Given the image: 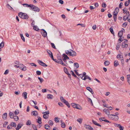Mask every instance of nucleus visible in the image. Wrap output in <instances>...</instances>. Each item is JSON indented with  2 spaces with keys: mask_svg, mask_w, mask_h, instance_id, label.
<instances>
[{
  "mask_svg": "<svg viewBox=\"0 0 130 130\" xmlns=\"http://www.w3.org/2000/svg\"><path fill=\"white\" fill-rule=\"evenodd\" d=\"M72 106L74 108H76L79 110L81 109V107L78 104L73 103L72 104Z\"/></svg>",
  "mask_w": 130,
  "mask_h": 130,
  "instance_id": "obj_5",
  "label": "nucleus"
},
{
  "mask_svg": "<svg viewBox=\"0 0 130 130\" xmlns=\"http://www.w3.org/2000/svg\"><path fill=\"white\" fill-rule=\"evenodd\" d=\"M120 46V43H118L116 45V49L118 50H119V47Z\"/></svg>",
  "mask_w": 130,
  "mask_h": 130,
  "instance_id": "obj_31",
  "label": "nucleus"
},
{
  "mask_svg": "<svg viewBox=\"0 0 130 130\" xmlns=\"http://www.w3.org/2000/svg\"><path fill=\"white\" fill-rule=\"evenodd\" d=\"M19 16L20 17L23 19H27L28 18V16L26 14L22 12L19 13Z\"/></svg>",
  "mask_w": 130,
  "mask_h": 130,
  "instance_id": "obj_2",
  "label": "nucleus"
},
{
  "mask_svg": "<svg viewBox=\"0 0 130 130\" xmlns=\"http://www.w3.org/2000/svg\"><path fill=\"white\" fill-rule=\"evenodd\" d=\"M86 89L90 92L92 94H93V92L92 91V89L90 87H87L86 88Z\"/></svg>",
  "mask_w": 130,
  "mask_h": 130,
  "instance_id": "obj_17",
  "label": "nucleus"
},
{
  "mask_svg": "<svg viewBox=\"0 0 130 130\" xmlns=\"http://www.w3.org/2000/svg\"><path fill=\"white\" fill-rule=\"evenodd\" d=\"M13 118L14 119V120L17 121L19 120V118L17 116H14V117Z\"/></svg>",
  "mask_w": 130,
  "mask_h": 130,
  "instance_id": "obj_27",
  "label": "nucleus"
},
{
  "mask_svg": "<svg viewBox=\"0 0 130 130\" xmlns=\"http://www.w3.org/2000/svg\"><path fill=\"white\" fill-rule=\"evenodd\" d=\"M25 5H27L28 7H30L31 8V9L35 11H36L37 12H39L40 9H39L37 7L34 6L32 5H28V4H25Z\"/></svg>",
  "mask_w": 130,
  "mask_h": 130,
  "instance_id": "obj_1",
  "label": "nucleus"
},
{
  "mask_svg": "<svg viewBox=\"0 0 130 130\" xmlns=\"http://www.w3.org/2000/svg\"><path fill=\"white\" fill-rule=\"evenodd\" d=\"M61 127L63 128H64L65 127V124L63 122L61 124Z\"/></svg>",
  "mask_w": 130,
  "mask_h": 130,
  "instance_id": "obj_42",
  "label": "nucleus"
},
{
  "mask_svg": "<svg viewBox=\"0 0 130 130\" xmlns=\"http://www.w3.org/2000/svg\"><path fill=\"white\" fill-rule=\"evenodd\" d=\"M20 68L23 71H25L26 70V68L25 66L22 64H20Z\"/></svg>",
  "mask_w": 130,
  "mask_h": 130,
  "instance_id": "obj_6",
  "label": "nucleus"
},
{
  "mask_svg": "<svg viewBox=\"0 0 130 130\" xmlns=\"http://www.w3.org/2000/svg\"><path fill=\"white\" fill-rule=\"evenodd\" d=\"M74 67H76V69L78 68L79 67V65L78 63H76L74 64Z\"/></svg>",
  "mask_w": 130,
  "mask_h": 130,
  "instance_id": "obj_32",
  "label": "nucleus"
},
{
  "mask_svg": "<svg viewBox=\"0 0 130 130\" xmlns=\"http://www.w3.org/2000/svg\"><path fill=\"white\" fill-rule=\"evenodd\" d=\"M77 70H75V73L77 75H78V76H80V75H82V74H79L77 72Z\"/></svg>",
  "mask_w": 130,
  "mask_h": 130,
  "instance_id": "obj_47",
  "label": "nucleus"
},
{
  "mask_svg": "<svg viewBox=\"0 0 130 130\" xmlns=\"http://www.w3.org/2000/svg\"><path fill=\"white\" fill-rule=\"evenodd\" d=\"M6 7L11 10H12L13 9L12 8L9 4L7 5Z\"/></svg>",
  "mask_w": 130,
  "mask_h": 130,
  "instance_id": "obj_26",
  "label": "nucleus"
},
{
  "mask_svg": "<svg viewBox=\"0 0 130 130\" xmlns=\"http://www.w3.org/2000/svg\"><path fill=\"white\" fill-rule=\"evenodd\" d=\"M114 66L115 67H117L119 64L118 61L117 60H115L114 61Z\"/></svg>",
  "mask_w": 130,
  "mask_h": 130,
  "instance_id": "obj_23",
  "label": "nucleus"
},
{
  "mask_svg": "<svg viewBox=\"0 0 130 130\" xmlns=\"http://www.w3.org/2000/svg\"><path fill=\"white\" fill-rule=\"evenodd\" d=\"M41 33L42 35L44 37H46L47 35V33L46 31L44 29H42L41 30Z\"/></svg>",
  "mask_w": 130,
  "mask_h": 130,
  "instance_id": "obj_8",
  "label": "nucleus"
},
{
  "mask_svg": "<svg viewBox=\"0 0 130 130\" xmlns=\"http://www.w3.org/2000/svg\"><path fill=\"white\" fill-rule=\"evenodd\" d=\"M38 79L39 80L40 82L41 83H42L43 81L44 80L42 78L40 77H38Z\"/></svg>",
  "mask_w": 130,
  "mask_h": 130,
  "instance_id": "obj_37",
  "label": "nucleus"
},
{
  "mask_svg": "<svg viewBox=\"0 0 130 130\" xmlns=\"http://www.w3.org/2000/svg\"><path fill=\"white\" fill-rule=\"evenodd\" d=\"M8 122H4V124H3V126L4 127H6V126L8 124Z\"/></svg>",
  "mask_w": 130,
  "mask_h": 130,
  "instance_id": "obj_56",
  "label": "nucleus"
},
{
  "mask_svg": "<svg viewBox=\"0 0 130 130\" xmlns=\"http://www.w3.org/2000/svg\"><path fill=\"white\" fill-rule=\"evenodd\" d=\"M65 104L69 108L70 107V106L69 103L67 101L66 103Z\"/></svg>",
  "mask_w": 130,
  "mask_h": 130,
  "instance_id": "obj_50",
  "label": "nucleus"
},
{
  "mask_svg": "<svg viewBox=\"0 0 130 130\" xmlns=\"http://www.w3.org/2000/svg\"><path fill=\"white\" fill-rule=\"evenodd\" d=\"M83 119L81 118H79L77 120V121L79 122L80 124H81Z\"/></svg>",
  "mask_w": 130,
  "mask_h": 130,
  "instance_id": "obj_30",
  "label": "nucleus"
},
{
  "mask_svg": "<svg viewBox=\"0 0 130 130\" xmlns=\"http://www.w3.org/2000/svg\"><path fill=\"white\" fill-rule=\"evenodd\" d=\"M51 46H52V47H53V48H54L55 49L56 48L55 46L54 43H51Z\"/></svg>",
  "mask_w": 130,
  "mask_h": 130,
  "instance_id": "obj_54",
  "label": "nucleus"
},
{
  "mask_svg": "<svg viewBox=\"0 0 130 130\" xmlns=\"http://www.w3.org/2000/svg\"><path fill=\"white\" fill-rule=\"evenodd\" d=\"M123 10V13H126L127 12V9H126L125 8Z\"/></svg>",
  "mask_w": 130,
  "mask_h": 130,
  "instance_id": "obj_40",
  "label": "nucleus"
},
{
  "mask_svg": "<svg viewBox=\"0 0 130 130\" xmlns=\"http://www.w3.org/2000/svg\"><path fill=\"white\" fill-rule=\"evenodd\" d=\"M118 13L117 12L114 11L113 13V16H117Z\"/></svg>",
  "mask_w": 130,
  "mask_h": 130,
  "instance_id": "obj_49",
  "label": "nucleus"
},
{
  "mask_svg": "<svg viewBox=\"0 0 130 130\" xmlns=\"http://www.w3.org/2000/svg\"><path fill=\"white\" fill-rule=\"evenodd\" d=\"M64 71L65 73H66V72H67L68 70L66 68L64 67Z\"/></svg>",
  "mask_w": 130,
  "mask_h": 130,
  "instance_id": "obj_60",
  "label": "nucleus"
},
{
  "mask_svg": "<svg viewBox=\"0 0 130 130\" xmlns=\"http://www.w3.org/2000/svg\"><path fill=\"white\" fill-rule=\"evenodd\" d=\"M104 64L105 65L108 66L110 64V62L108 61H106L105 62Z\"/></svg>",
  "mask_w": 130,
  "mask_h": 130,
  "instance_id": "obj_33",
  "label": "nucleus"
},
{
  "mask_svg": "<svg viewBox=\"0 0 130 130\" xmlns=\"http://www.w3.org/2000/svg\"><path fill=\"white\" fill-rule=\"evenodd\" d=\"M37 61L41 65L44 67L47 66L45 63L43 62L42 61L39 60H38Z\"/></svg>",
  "mask_w": 130,
  "mask_h": 130,
  "instance_id": "obj_7",
  "label": "nucleus"
},
{
  "mask_svg": "<svg viewBox=\"0 0 130 130\" xmlns=\"http://www.w3.org/2000/svg\"><path fill=\"white\" fill-rule=\"evenodd\" d=\"M108 117L111 119L115 121H117L119 119L118 117L116 115H110L108 116Z\"/></svg>",
  "mask_w": 130,
  "mask_h": 130,
  "instance_id": "obj_3",
  "label": "nucleus"
},
{
  "mask_svg": "<svg viewBox=\"0 0 130 130\" xmlns=\"http://www.w3.org/2000/svg\"><path fill=\"white\" fill-rule=\"evenodd\" d=\"M128 18L127 17H126V15H125L123 18V20L125 21H126Z\"/></svg>",
  "mask_w": 130,
  "mask_h": 130,
  "instance_id": "obj_64",
  "label": "nucleus"
},
{
  "mask_svg": "<svg viewBox=\"0 0 130 130\" xmlns=\"http://www.w3.org/2000/svg\"><path fill=\"white\" fill-rule=\"evenodd\" d=\"M63 57L64 58L63 59V60L65 62L67 63L66 60L67 59H69V58L68 56L67 55H66L65 54H63Z\"/></svg>",
  "mask_w": 130,
  "mask_h": 130,
  "instance_id": "obj_9",
  "label": "nucleus"
},
{
  "mask_svg": "<svg viewBox=\"0 0 130 130\" xmlns=\"http://www.w3.org/2000/svg\"><path fill=\"white\" fill-rule=\"evenodd\" d=\"M72 52H70L69 55L72 56H76V53L73 50H72Z\"/></svg>",
  "mask_w": 130,
  "mask_h": 130,
  "instance_id": "obj_13",
  "label": "nucleus"
},
{
  "mask_svg": "<svg viewBox=\"0 0 130 130\" xmlns=\"http://www.w3.org/2000/svg\"><path fill=\"white\" fill-rule=\"evenodd\" d=\"M27 93L26 92H24L22 93V95L25 99L27 98Z\"/></svg>",
  "mask_w": 130,
  "mask_h": 130,
  "instance_id": "obj_14",
  "label": "nucleus"
},
{
  "mask_svg": "<svg viewBox=\"0 0 130 130\" xmlns=\"http://www.w3.org/2000/svg\"><path fill=\"white\" fill-rule=\"evenodd\" d=\"M44 128L47 129H50V127L48 124L45 125L44 126Z\"/></svg>",
  "mask_w": 130,
  "mask_h": 130,
  "instance_id": "obj_18",
  "label": "nucleus"
},
{
  "mask_svg": "<svg viewBox=\"0 0 130 130\" xmlns=\"http://www.w3.org/2000/svg\"><path fill=\"white\" fill-rule=\"evenodd\" d=\"M53 96L51 94H48L47 95V97L48 99H52Z\"/></svg>",
  "mask_w": 130,
  "mask_h": 130,
  "instance_id": "obj_25",
  "label": "nucleus"
},
{
  "mask_svg": "<svg viewBox=\"0 0 130 130\" xmlns=\"http://www.w3.org/2000/svg\"><path fill=\"white\" fill-rule=\"evenodd\" d=\"M9 72V71L8 70H6L4 73V74L5 75L7 74Z\"/></svg>",
  "mask_w": 130,
  "mask_h": 130,
  "instance_id": "obj_57",
  "label": "nucleus"
},
{
  "mask_svg": "<svg viewBox=\"0 0 130 130\" xmlns=\"http://www.w3.org/2000/svg\"><path fill=\"white\" fill-rule=\"evenodd\" d=\"M49 124L51 126L53 124V123L52 120H50L48 122Z\"/></svg>",
  "mask_w": 130,
  "mask_h": 130,
  "instance_id": "obj_36",
  "label": "nucleus"
},
{
  "mask_svg": "<svg viewBox=\"0 0 130 130\" xmlns=\"http://www.w3.org/2000/svg\"><path fill=\"white\" fill-rule=\"evenodd\" d=\"M128 46V44H125V43H122V46L123 48L126 47Z\"/></svg>",
  "mask_w": 130,
  "mask_h": 130,
  "instance_id": "obj_21",
  "label": "nucleus"
},
{
  "mask_svg": "<svg viewBox=\"0 0 130 130\" xmlns=\"http://www.w3.org/2000/svg\"><path fill=\"white\" fill-rule=\"evenodd\" d=\"M20 35L21 37V38L22 40L24 41H25V39L24 37H23V35L22 34H20Z\"/></svg>",
  "mask_w": 130,
  "mask_h": 130,
  "instance_id": "obj_38",
  "label": "nucleus"
},
{
  "mask_svg": "<svg viewBox=\"0 0 130 130\" xmlns=\"http://www.w3.org/2000/svg\"><path fill=\"white\" fill-rule=\"evenodd\" d=\"M31 124V122L30 120H28L26 123V124L27 125H30Z\"/></svg>",
  "mask_w": 130,
  "mask_h": 130,
  "instance_id": "obj_34",
  "label": "nucleus"
},
{
  "mask_svg": "<svg viewBox=\"0 0 130 130\" xmlns=\"http://www.w3.org/2000/svg\"><path fill=\"white\" fill-rule=\"evenodd\" d=\"M33 29L36 31H38L39 30V28L36 26H33Z\"/></svg>",
  "mask_w": 130,
  "mask_h": 130,
  "instance_id": "obj_35",
  "label": "nucleus"
},
{
  "mask_svg": "<svg viewBox=\"0 0 130 130\" xmlns=\"http://www.w3.org/2000/svg\"><path fill=\"white\" fill-rule=\"evenodd\" d=\"M10 117L11 118H13L14 117V114L13 113L11 112H10L9 113Z\"/></svg>",
  "mask_w": 130,
  "mask_h": 130,
  "instance_id": "obj_29",
  "label": "nucleus"
},
{
  "mask_svg": "<svg viewBox=\"0 0 130 130\" xmlns=\"http://www.w3.org/2000/svg\"><path fill=\"white\" fill-rule=\"evenodd\" d=\"M19 111L18 110H17L15 111L14 112V113L15 115H17L18 114H19Z\"/></svg>",
  "mask_w": 130,
  "mask_h": 130,
  "instance_id": "obj_41",
  "label": "nucleus"
},
{
  "mask_svg": "<svg viewBox=\"0 0 130 130\" xmlns=\"http://www.w3.org/2000/svg\"><path fill=\"white\" fill-rule=\"evenodd\" d=\"M123 5V4L122 3H120V4L119 5V7L120 8H121L122 7V6Z\"/></svg>",
  "mask_w": 130,
  "mask_h": 130,
  "instance_id": "obj_58",
  "label": "nucleus"
},
{
  "mask_svg": "<svg viewBox=\"0 0 130 130\" xmlns=\"http://www.w3.org/2000/svg\"><path fill=\"white\" fill-rule=\"evenodd\" d=\"M126 14L125 15L126 16V17H127L128 18V17L129 15V11H127L126 13Z\"/></svg>",
  "mask_w": 130,
  "mask_h": 130,
  "instance_id": "obj_51",
  "label": "nucleus"
},
{
  "mask_svg": "<svg viewBox=\"0 0 130 130\" xmlns=\"http://www.w3.org/2000/svg\"><path fill=\"white\" fill-rule=\"evenodd\" d=\"M124 31H125L124 30V29L123 28L122 30L119 31L118 33V35L119 37H121L123 35V32Z\"/></svg>",
  "mask_w": 130,
  "mask_h": 130,
  "instance_id": "obj_12",
  "label": "nucleus"
},
{
  "mask_svg": "<svg viewBox=\"0 0 130 130\" xmlns=\"http://www.w3.org/2000/svg\"><path fill=\"white\" fill-rule=\"evenodd\" d=\"M47 51L50 57L52 59H53V56L52 52L50 50H47Z\"/></svg>",
  "mask_w": 130,
  "mask_h": 130,
  "instance_id": "obj_10",
  "label": "nucleus"
},
{
  "mask_svg": "<svg viewBox=\"0 0 130 130\" xmlns=\"http://www.w3.org/2000/svg\"><path fill=\"white\" fill-rule=\"evenodd\" d=\"M71 72H72V74L73 76H74L75 77H77L74 74V72L73 71H71Z\"/></svg>",
  "mask_w": 130,
  "mask_h": 130,
  "instance_id": "obj_55",
  "label": "nucleus"
},
{
  "mask_svg": "<svg viewBox=\"0 0 130 130\" xmlns=\"http://www.w3.org/2000/svg\"><path fill=\"white\" fill-rule=\"evenodd\" d=\"M65 53L66 54H67L68 55L69 54L70 55V52L68 50H66L65 51Z\"/></svg>",
  "mask_w": 130,
  "mask_h": 130,
  "instance_id": "obj_53",
  "label": "nucleus"
},
{
  "mask_svg": "<svg viewBox=\"0 0 130 130\" xmlns=\"http://www.w3.org/2000/svg\"><path fill=\"white\" fill-rule=\"evenodd\" d=\"M109 30L111 33L113 34V35H114V32L112 26L109 29Z\"/></svg>",
  "mask_w": 130,
  "mask_h": 130,
  "instance_id": "obj_24",
  "label": "nucleus"
},
{
  "mask_svg": "<svg viewBox=\"0 0 130 130\" xmlns=\"http://www.w3.org/2000/svg\"><path fill=\"white\" fill-rule=\"evenodd\" d=\"M49 113V112L48 111L43 112L42 113L43 114V118L45 119H47L49 116L48 115Z\"/></svg>",
  "mask_w": 130,
  "mask_h": 130,
  "instance_id": "obj_4",
  "label": "nucleus"
},
{
  "mask_svg": "<svg viewBox=\"0 0 130 130\" xmlns=\"http://www.w3.org/2000/svg\"><path fill=\"white\" fill-rule=\"evenodd\" d=\"M105 118H100L99 119V120L100 121H104V120Z\"/></svg>",
  "mask_w": 130,
  "mask_h": 130,
  "instance_id": "obj_61",
  "label": "nucleus"
},
{
  "mask_svg": "<svg viewBox=\"0 0 130 130\" xmlns=\"http://www.w3.org/2000/svg\"><path fill=\"white\" fill-rule=\"evenodd\" d=\"M54 121H55V122L56 123L58 122H59V121L58 120V119L57 118H55L54 119Z\"/></svg>",
  "mask_w": 130,
  "mask_h": 130,
  "instance_id": "obj_63",
  "label": "nucleus"
},
{
  "mask_svg": "<svg viewBox=\"0 0 130 130\" xmlns=\"http://www.w3.org/2000/svg\"><path fill=\"white\" fill-rule=\"evenodd\" d=\"M105 113L108 116L110 115V112L108 109L105 112Z\"/></svg>",
  "mask_w": 130,
  "mask_h": 130,
  "instance_id": "obj_44",
  "label": "nucleus"
},
{
  "mask_svg": "<svg viewBox=\"0 0 130 130\" xmlns=\"http://www.w3.org/2000/svg\"><path fill=\"white\" fill-rule=\"evenodd\" d=\"M117 58L118 59H119H119H120L121 58H123V57L121 55H118L117 56Z\"/></svg>",
  "mask_w": 130,
  "mask_h": 130,
  "instance_id": "obj_45",
  "label": "nucleus"
},
{
  "mask_svg": "<svg viewBox=\"0 0 130 130\" xmlns=\"http://www.w3.org/2000/svg\"><path fill=\"white\" fill-rule=\"evenodd\" d=\"M92 121L93 123L95 125L100 127H101V126L100 124H99L97 123V122L95 121H94L93 120H92Z\"/></svg>",
  "mask_w": 130,
  "mask_h": 130,
  "instance_id": "obj_15",
  "label": "nucleus"
},
{
  "mask_svg": "<svg viewBox=\"0 0 130 130\" xmlns=\"http://www.w3.org/2000/svg\"><path fill=\"white\" fill-rule=\"evenodd\" d=\"M89 77L88 75H86V76H85L84 77V80H85L86 79H88V77Z\"/></svg>",
  "mask_w": 130,
  "mask_h": 130,
  "instance_id": "obj_52",
  "label": "nucleus"
},
{
  "mask_svg": "<svg viewBox=\"0 0 130 130\" xmlns=\"http://www.w3.org/2000/svg\"><path fill=\"white\" fill-rule=\"evenodd\" d=\"M115 125L116 126L119 127V126H121V125L120 124H118L117 123L115 124Z\"/></svg>",
  "mask_w": 130,
  "mask_h": 130,
  "instance_id": "obj_62",
  "label": "nucleus"
},
{
  "mask_svg": "<svg viewBox=\"0 0 130 130\" xmlns=\"http://www.w3.org/2000/svg\"><path fill=\"white\" fill-rule=\"evenodd\" d=\"M36 73L38 75H40L41 74V72L39 71H36Z\"/></svg>",
  "mask_w": 130,
  "mask_h": 130,
  "instance_id": "obj_48",
  "label": "nucleus"
},
{
  "mask_svg": "<svg viewBox=\"0 0 130 130\" xmlns=\"http://www.w3.org/2000/svg\"><path fill=\"white\" fill-rule=\"evenodd\" d=\"M22 125L21 124H19L18 125L17 127V128H18V129L20 128L21 127H22Z\"/></svg>",
  "mask_w": 130,
  "mask_h": 130,
  "instance_id": "obj_46",
  "label": "nucleus"
},
{
  "mask_svg": "<svg viewBox=\"0 0 130 130\" xmlns=\"http://www.w3.org/2000/svg\"><path fill=\"white\" fill-rule=\"evenodd\" d=\"M127 82L130 85V75H127Z\"/></svg>",
  "mask_w": 130,
  "mask_h": 130,
  "instance_id": "obj_20",
  "label": "nucleus"
},
{
  "mask_svg": "<svg viewBox=\"0 0 130 130\" xmlns=\"http://www.w3.org/2000/svg\"><path fill=\"white\" fill-rule=\"evenodd\" d=\"M119 8L118 7H116L115 9V12H117L118 13V12L119 11Z\"/></svg>",
  "mask_w": 130,
  "mask_h": 130,
  "instance_id": "obj_59",
  "label": "nucleus"
},
{
  "mask_svg": "<svg viewBox=\"0 0 130 130\" xmlns=\"http://www.w3.org/2000/svg\"><path fill=\"white\" fill-rule=\"evenodd\" d=\"M10 125L12 126L15 127L16 126V124L15 123L11 122V123Z\"/></svg>",
  "mask_w": 130,
  "mask_h": 130,
  "instance_id": "obj_28",
  "label": "nucleus"
},
{
  "mask_svg": "<svg viewBox=\"0 0 130 130\" xmlns=\"http://www.w3.org/2000/svg\"><path fill=\"white\" fill-rule=\"evenodd\" d=\"M4 42L3 41L0 44V47L1 48H3L4 47Z\"/></svg>",
  "mask_w": 130,
  "mask_h": 130,
  "instance_id": "obj_39",
  "label": "nucleus"
},
{
  "mask_svg": "<svg viewBox=\"0 0 130 130\" xmlns=\"http://www.w3.org/2000/svg\"><path fill=\"white\" fill-rule=\"evenodd\" d=\"M84 127L90 130H93V128L92 127L89 125H87L86 124H85Z\"/></svg>",
  "mask_w": 130,
  "mask_h": 130,
  "instance_id": "obj_11",
  "label": "nucleus"
},
{
  "mask_svg": "<svg viewBox=\"0 0 130 130\" xmlns=\"http://www.w3.org/2000/svg\"><path fill=\"white\" fill-rule=\"evenodd\" d=\"M38 122L39 124H41L42 123V122H41V117L39 116H38Z\"/></svg>",
  "mask_w": 130,
  "mask_h": 130,
  "instance_id": "obj_19",
  "label": "nucleus"
},
{
  "mask_svg": "<svg viewBox=\"0 0 130 130\" xmlns=\"http://www.w3.org/2000/svg\"><path fill=\"white\" fill-rule=\"evenodd\" d=\"M7 116V113H4L3 115V119L4 120H5L6 119Z\"/></svg>",
  "mask_w": 130,
  "mask_h": 130,
  "instance_id": "obj_22",
  "label": "nucleus"
},
{
  "mask_svg": "<svg viewBox=\"0 0 130 130\" xmlns=\"http://www.w3.org/2000/svg\"><path fill=\"white\" fill-rule=\"evenodd\" d=\"M106 6V5L104 3H103L102 5V7L103 8H105Z\"/></svg>",
  "mask_w": 130,
  "mask_h": 130,
  "instance_id": "obj_43",
  "label": "nucleus"
},
{
  "mask_svg": "<svg viewBox=\"0 0 130 130\" xmlns=\"http://www.w3.org/2000/svg\"><path fill=\"white\" fill-rule=\"evenodd\" d=\"M31 114L32 115L37 116L38 115L37 112L36 111H33L31 112Z\"/></svg>",
  "mask_w": 130,
  "mask_h": 130,
  "instance_id": "obj_16",
  "label": "nucleus"
}]
</instances>
